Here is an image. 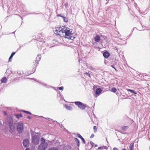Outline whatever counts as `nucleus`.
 <instances>
[{
    "instance_id": "nucleus-8",
    "label": "nucleus",
    "mask_w": 150,
    "mask_h": 150,
    "mask_svg": "<svg viewBox=\"0 0 150 150\" xmlns=\"http://www.w3.org/2000/svg\"><path fill=\"white\" fill-rule=\"evenodd\" d=\"M29 140L28 139H25L23 142V144L24 147H26L29 146Z\"/></svg>"
},
{
    "instance_id": "nucleus-51",
    "label": "nucleus",
    "mask_w": 150,
    "mask_h": 150,
    "mask_svg": "<svg viewBox=\"0 0 150 150\" xmlns=\"http://www.w3.org/2000/svg\"><path fill=\"white\" fill-rule=\"evenodd\" d=\"M79 62H80V60H79Z\"/></svg>"
},
{
    "instance_id": "nucleus-34",
    "label": "nucleus",
    "mask_w": 150,
    "mask_h": 150,
    "mask_svg": "<svg viewBox=\"0 0 150 150\" xmlns=\"http://www.w3.org/2000/svg\"><path fill=\"white\" fill-rule=\"evenodd\" d=\"M113 150H119L117 148H114L113 149Z\"/></svg>"
},
{
    "instance_id": "nucleus-36",
    "label": "nucleus",
    "mask_w": 150,
    "mask_h": 150,
    "mask_svg": "<svg viewBox=\"0 0 150 150\" xmlns=\"http://www.w3.org/2000/svg\"><path fill=\"white\" fill-rule=\"evenodd\" d=\"M25 150H30V149L29 148H27L25 149Z\"/></svg>"
},
{
    "instance_id": "nucleus-32",
    "label": "nucleus",
    "mask_w": 150,
    "mask_h": 150,
    "mask_svg": "<svg viewBox=\"0 0 150 150\" xmlns=\"http://www.w3.org/2000/svg\"><path fill=\"white\" fill-rule=\"evenodd\" d=\"M25 113L28 114H30V115H31L32 114L31 112H29V111H27L26 112H25Z\"/></svg>"
},
{
    "instance_id": "nucleus-46",
    "label": "nucleus",
    "mask_w": 150,
    "mask_h": 150,
    "mask_svg": "<svg viewBox=\"0 0 150 150\" xmlns=\"http://www.w3.org/2000/svg\"><path fill=\"white\" fill-rule=\"evenodd\" d=\"M122 150H127L125 149H122Z\"/></svg>"
},
{
    "instance_id": "nucleus-48",
    "label": "nucleus",
    "mask_w": 150,
    "mask_h": 150,
    "mask_svg": "<svg viewBox=\"0 0 150 150\" xmlns=\"http://www.w3.org/2000/svg\"><path fill=\"white\" fill-rule=\"evenodd\" d=\"M46 119H50L49 118H46Z\"/></svg>"
},
{
    "instance_id": "nucleus-21",
    "label": "nucleus",
    "mask_w": 150,
    "mask_h": 150,
    "mask_svg": "<svg viewBox=\"0 0 150 150\" xmlns=\"http://www.w3.org/2000/svg\"><path fill=\"white\" fill-rule=\"evenodd\" d=\"M40 141L41 143H42L44 144L45 143H47L45 142V139L43 138H41V139Z\"/></svg>"
},
{
    "instance_id": "nucleus-43",
    "label": "nucleus",
    "mask_w": 150,
    "mask_h": 150,
    "mask_svg": "<svg viewBox=\"0 0 150 150\" xmlns=\"http://www.w3.org/2000/svg\"><path fill=\"white\" fill-rule=\"evenodd\" d=\"M91 69V70H92L93 69V67H91V68L90 69Z\"/></svg>"
},
{
    "instance_id": "nucleus-27",
    "label": "nucleus",
    "mask_w": 150,
    "mask_h": 150,
    "mask_svg": "<svg viewBox=\"0 0 150 150\" xmlns=\"http://www.w3.org/2000/svg\"><path fill=\"white\" fill-rule=\"evenodd\" d=\"M66 108L67 109L69 110H70L72 108V107L71 106H69L67 107Z\"/></svg>"
},
{
    "instance_id": "nucleus-47",
    "label": "nucleus",
    "mask_w": 150,
    "mask_h": 150,
    "mask_svg": "<svg viewBox=\"0 0 150 150\" xmlns=\"http://www.w3.org/2000/svg\"><path fill=\"white\" fill-rule=\"evenodd\" d=\"M1 121H0V125H1Z\"/></svg>"
},
{
    "instance_id": "nucleus-37",
    "label": "nucleus",
    "mask_w": 150,
    "mask_h": 150,
    "mask_svg": "<svg viewBox=\"0 0 150 150\" xmlns=\"http://www.w3.org/2000/svg\"><path fill=\"white\" fill-rule=\"evenodd\" d=\"M68 6V4H65V7H66V6Z\"/></svg>"
},
{
    "instance_id": "nucleus-18",
    "label": "nucleus",
    "mask_w": 150,
    "mask_h": 150,
    "mask_svg": "<svg viewBox=\"0 0 150 150\" xmlns=\"http://www.w3.org/2000/svg\"><path fill=\"white\" fill-rule=\"evenodd\" d=\"M129 128V127L128 126H124L122 127V129L124 131H126Z\"/></svg>"
},
{
    "instance_id": "nucleus-38",
    "label": "nucleus",
    "mask_w": 150,
    "mask_h": 150,
    "mask_svg": "<svg viewBox=\"0 0 150 150\" xmlns=\"http://www.w3.org/2000/svg\"><path fill=\"white\" fill-rule=\"evenodd\" d=\"M102 148V147H99L98 148V149H101Z\"/></svg>"
},
{
    "instance_id": "nucleus-4",
    "label": "nucleus",
    "mask_w": 150,
    "mask_h": 150,
    "mask_svg": "<svg viewBox=\"0 0 150 150\" xmlns=\"http://www.w3.org/2000/svg\"><path fill=\"white\" fill-rule=\"evenodd\" d=\"M23 129V124L21 122L17 123V130L19 134L21 133Z\"/></svg>"
},
{
    "instance_id": "nucleus-1",
    "label": "nucleus",
    "mask_w": 150,
    "mask_h": 150,
    "mask_svg": "<svg viewBox=\"0 0 150 150\" xmlns=\"http://www.w3.org/2000/svg\"><path fill=\"white\" fill-rule=\"evenodd\" d=\"M13 119L11 117L8 118L6 120V124L9 126L11 132H13L15 129V127L13 126Z\"/></svg>"
},
{
    "instance_id": "nucleus-25",
    "label": "nucleus",
    "mask_w": 150,
    "mask_h": 150,
    "mask_svg": "<svg viewBox=\"0 0 150 150\" xmlns=\"http://www.w3.org/2000/svg\"><path fill=\"white\" fill-rule=\"evenodd\" d=\"M63 19L64 21L65 22H67L68 21V19L66 18L65 17H64Z\"/></svg>"
},
{
    "instance_id": "nucleus-31",
    "label": "nucleus",
    "mask_w": 150,
    "mask_h": 150,
    "mask_svg": "<svg viewBox=\"0 0 150 150\" xmlns=\"http://www.w3.org/2000/svg\"><path fill=\"white\" fill-rule=\"evenodd\" d=\"M59 30H55V32L56 33H57L58 35H59Z\"/></svg>"
},
{
    "instance_id": "nucleus-33",
    "label": "nucleus",
    "mask_w": 150,
    "mask_h": 150,
    "mask_svg": "<svg viewBox=\"0 0 150 150\" xmlns=\"http://www.w3.org/2000/svg\"><path fill=\"white\" fill-rule=\"evenodd\" d=\"M94 135L93 134L91 135L90 138H93L94 137Z\"/></svg>"
},
{
    "instance_id": "nucleus-16",
    "label": "nucleus",
    "mask_w": 150,
    "mask_h": 150,
    "mask_svg": "<svg viewBox=\"0 0 150 150\" xmlns=\"http://www.w3.org/2000/svg\"><path fill=\"white\" fill-rule=\"evenodd\" d=\"M15 52H12V54H11V56H10L9 58V62H11V59L13 57V56L15 54Z\"/></svg>"
},
{
    "instance_id": "nucleus-42",
    "label": "nucleus",
    "mask_w": 150,
    "mask_h": 150,
    "mask_svg": "<svg viewBox=\"0 0 150 150\" xmlns=\"http://www.w3.org/2000/svg\"><path fill=\"white\" fill-rule=\"evenodd\" d=\"M61 17H62L63 18V19L64 18V17H65L64 16H61Z\"/></svg>"
},
{
    "instance_id": "nucleus-41",
    "label": "nucleus",
    "mask_w": 150,
    "mask_h": 150,
    "mask_svg": "<svg viewBox=\"0 0 150 150\" xmlns=\"http://www.w3.org/2000/svg\"><path fill=\"white\" fill-rule=\"evenodd\" d=\"M116 49L117 50V51L118 52V48H117V47H116Z\"/></svg>"
},
{
    "instance_id": "nucleus-10",
    "label": "nucleus",
    "mask_w": 150,
    "mask_h": 150,
    "mask_svg": "<svg viewBox=\"0 0 150 150\" xmlns=\"http://www.w3.org/2000/svg\"><path fill=\"white\" fill-rule=\"evenodd\" d=\"M78 137L81 138L82 141L83 143L85 144L86 143V142L84 139L82 137V136L79 134H77Z\"/></svg>"
},
{
    "instance_id": "nucleus-30",
    "label": "nucleus",
    "mask_w": 150,
    "mask_h": 150,
    "mask_svg": "<svg viewBox=\"0 0 150 150\" xmlns=\"http://www.w3.org/2000/svg\"><path fill=\"white\" fill-rule=\"evenodd\" d=\"M59 90H62L64 89V87L63 86L59 87Z\"/></svg>"
},
{
    "instance_id": "nucleus-6",
    "label": "nucleus",
    "mask_w": 150,
    "mask_h": 150,
    "mask_svg": "<svg viewBox=\"0 0 150 150\" xmlns=\"http://www.w3.org/2000/svg\"><path fill=\"white\" fill-rule=\"evenodd\" d=\"M48 145L47 143H41L38 146V150H45Z\"/></svg>"
},
{
    "instance_id": "nucleus-26",
    "label": "nucleus",
    "mask_w": 150,
    "mask_h": 150,
    "mask_svg": "<svg viewBox=\"0 0 150 150\" xmlns=\"http://www.w3.org/2000/svg\"><path fill=\"white\" fill-rule=\"evenodd\" d=\"M90 144L92 146V147H93L94 145V144L91 141L90 142Z\"/></svg>"
},
{
    "instance_id": "nucleus-24",
    "label": "nucleus",
    "mask_w": 150,
    "mask_h": 150,
    "mask_svg": "<svg viewBox=\"0 0 150 150\" xmlns=\"http://www.w3.org/2000/svg\"><path fill=\"white\" fill-rule=\"evenodd\" d=\"M93 129L94 130V132H97V129L96 126H95L93 127Z\"/></svg>"
},
{
    "instance_id": "nucleus-44",
    "label": "nucleus",
    "mask_w": 150,
    "mask_h": 150,
    "mask_svg": "<svg viewBox=\"0 0 150 150\" xmlns=\"http://www.w3.org/2000/svg\"><path fill=\"white\" fill-rule=\"evenodd\" d=\"M97 146H98V145H97V144H96V145H95V147H97Z\"/></svg>"
},
{
    "instance_id": "nucleus-45",
    "label": "nucleus",
    "mask_w": 150,
    "mask_h": 150,
    "mask_svg": "<svg viewBox=\"0 0 150 150\" xmlns=\"http://www.w3.org/2000/svg\"><path fill=\"white\" fill-rule=\"evenodd\" d=\"M32 79H34L35 81H37L36 79H35L34 78H31Z\"/></svg>"
},
{
    "instance_id": "nucleus-35",
    "label": "nucleus",
    "mask_w": 150,
    "mask_h": 150,
    "mask_svg": "<svg viewBox=\"0 0 150 150\" xmlns=\"http://www.w3.org/2000/svg\"><path fill=\"white\" fill-rule=\"evenodd\" d=\"M27 118L29 119H31V117L29 116H28V117H27Z\"/></svg>"
},
{
    "instance_id": "nucleus-20",
    "label": "nucleus",
    "mask_w": 150,
    "mask_h": 150,
    "mask_svg": "<svg viewBox=\"0 0 150 150\" xmlns=\"http://www.w3.org/2000/svg\"><path fill=\"white\" fill-rule=\"evenodd\" d=\"M15 116L18 119H19V118H20L21 117H22V116L21 113H20L19 114H16L15 115Z\"/></svg>"
},
{
    "instance_id": "nucleus-15",
    "label": "nucleus",
    "mask_w": 150,
    "mask_h": 150,
    "mask_svg": "<svg viewBox=\"0 0 150 150\" xmlns=\"http://www.w3.org/2000/svg\"><path fill=\"white\" fill-rule=\"evenodd\" d=\"M74 140L76 142L77 145V146H78V147H79V146L80 144V142L79 140L77 138H75Z\"/></svg>"
},
{
    "instance_id": "nucleus-28",
    "label": "nucleus",
    "mask_w": 150,
    "mask_h": 150,
    "mask_svg": "<svg viewBox=\"0 0 150 150\" xmlns=\"http://www.w3.org/2000/svg\"><path fill=\"white\" fill-rule=\"evenodd\" d=\"M111 67L113 68L116 71H117V69L115 68V65H112Z\"/></svg>"
},
{
    "instance_id": "nucleus-52",
    "label": "nucleus",
    "mask_w": 150,
    "mask_h": 150,
    "mask_svg": "<svg viewBox=\"0 0 150 150\" xmlns=\"http://www.w3.org/2000/svg\"><path fill=\"white\" fill-rule=\"evenodd\" d=\"M106 140L107 141V139H106Z\"/></svg>"
},
{
    "instance_id": "nucleus-13",
    "label": "nucleus",
    "mask_w": 150,
    "mask_h": 150,
    "mask_svg": "<svg viewBox=\"0 0 150 150\" xmlns=\"http://www.w3.org/2000/svg\"><path fill=\"white\" fill-rule=\"evenodd\" d=\"M95 41L96 42H98L100 40V37L98 35H96L94 37Z\"/></svg>"
},
{
    "instance_id": "nucleus-2",
    "label": "nucleus",
    "mask_w": 150,
    "mask_h": 150,
    "mask_svg": "<svg viewBox=\"0 0 150 150\" xmlns=\"http://www.w3.org/2000/svg\"><path fill=\"white\" fill-rule=\"evenodd\" d=\"M41 56V55L40 54H38L37 57L36 58V60L35 61V62L37 63L36 65H35V67L33 68L32 71L30 73H28V74H25V75L28 76L31 74H33V73L35 72L36 69V67L38 65V64L40 60V59H41V57H40Z\"/></svg>"
},
{
    "instance_id": "nucleus-49",
    "label": "nucleus",
    "mask_w": 150,
    "mask_h": 150,
    "mask_svg": "<svg viewBox=\"0 0 150 150\" xmlns=\"http://www.w3.org/2000/svg\"><path fill=\"white\" fill-rule=\"evenodd\" d=\"M15 32H13V33H13V34H14V33H15Z\"/></svg>"
},
{
    "instance_id": "nucleus-7",
    "label": "nucleus",
    "mask_w": 150,
    "mask_h": 150,
    "mask_svg": "<svg viewBox=\"0 0 150 150\" xmlns=\"http://www.w3.org/2000/svg\"><path fill=\"white\" fill-rule=\"evenodd\" d=\"M66 36H69V37L68 38H70L71 40H73L75 38V37L74 36H71V35H72L71 32L69 30H67L65 33Z\"/></svg>"
},
{
    "instance_id": "nucleus-39",
    "label": "nucleus",
    "mask_w": 150,
    "mask_h": 150,
    "mask_svg": "<svg viewBox=\"0 0 150 150\" xmlns=\"http://www.w3.org/2000/svg\"><path fill=\"white\" fill-rule=\"evenodd\" d=\"M57 16H60V17H61V16L60 15H59V14H58V15H57Z\"/></svg>"
},
{
    "instance_id": "nucleus-9",
    "label": "nucleus",
    "mask_w": 150,
    "mask_h": 150,
    "mask_svg": "<svg viewBox=\"0 0 150 150\" xmlns=\"http://www.w3.org/2000/svg\"><path fill=\"white\" fill-rule=\"evenodd\" d=\"M110 54L108 52H105L103 53V55L105 58H108L110 56Z\"/></svg>"
},
{
    "instance_id": "nucleus-17",
    "label": "nucleus",
    "mask_w": 150,
    "mask_h": 150,
    "mask_svg": "<svg viewBox=\"0 0 150 150\" xmlns=\"http://www.w3.org/2000/svg\"><path fill=\"white\" fill-rule=\"evenodd\" d=\"M127 90L128 91H129L131 93H133L135 94H137V93L134 90H131L130 89H127Z\"/></svg>"
},
{
    "instance_id": "nucleus-5",
    "label": "nucleus",
    "mask_w": 150,
    "mask_h": 150,
    "mask_svg": "<svg viewBox=\"0 0 150 150\" xmlns=\"http://www.w3.org/2000/svg\"><path fill=\"white\" fill-rule=\"evenodd\" d=\"M75 104L81 109L83 110L85 109L86 106L83 103L80 101L74 102Z\"/></svg>"
},
{
    "instance_id": "nucleus-19",
    "label": "nucleus",
    "mask_w": 150,
    "mask_h": 150,
    "mask_svg": "<svg viewBox=\"0 0 150 150\" xmlns=\"http://www.w3.org/2000/svg\"><path fill=\"white\" fill-rule=\"evenodd\" d=\"M134 148V144H131L129 146V148L130 150H133Z\"/></svg>"
},
{
    "instance_id": "nucleus-23",
    "label": "nucleus",
    "mask_w": 150,
    "mask_h": 150,
    "mask_svg": "<svg viewBox=\"0 0 150 150\" xmlns=\"http://www.w3.org/2000/svg\"><path fill=\"white\" fill-rule=\"evenodd\" d=\"M48 150H58V149L56 147H53Z\"/></svg>"
},
{
    "instance_id": "nucleus-53",
    "label": "nucleus",
    "mask_w": 150,
    "mask_h": 150,
    "mask_svg": "<svg viewBox=\"0 0 150 150\" xmlns=\"http://www.w3.org/2000/svg\"><path fill=\"white\" fill-rule=\"evenodd\" d=\"M120 132L121 133H123L122 132Z\"/></svg>"
},
{
    "instance_id": "nucleus-50",
    "label": "nucleus",
    "mask_w": 150,
    "mask_h": 150,
    "mask_svg": "<svg viewBox=\"0 0 150 150\" xmlns=\"http://www.w3.org/2000/svg\"><path fill=\"white\" fill-rule=\"evenodd\" d=\"M46 85H46V84H45V85H45V86H46Z\"/></svg>"
},
{
    "instance_id": "nucleus-40",
    "label": "nucleus",
    "mask_w": 150,
    "mask_h": 150,
    "mask_svg": "<svg viewBox=\"0 0 150 150\" xmlns=\"http://www.w3.org/2000/svg\"><path fill=\"white\" fill-rule=\"evenodd\" d=\"M22 112H25H25H26L27 111H25V110H23L22 111Z\"/></svg>"
},
{
    "instance_id": "nucleus-12",
    "label": "nucleus",
    "mask_w": 150,
    "mask_h": 150,
    "mask_svg": "<svg viewBox=\"0 0 150 150\" xmlns=\"http://www.w3.org/2000/svg\"><path fill=\"white\" fill-rule=\"evenodd\" d=\"M102 91L100 88H97L96 91V95H99L102 92Z\"/></svg>"
},
{
    "instance_id": "nucleus-3",
    "label": "nucleus",
    "mask_w": 150,
    "mask_h": 150,
    "mask_svg": "<svg viewBox=\"0 0 150 150\" xmlns=\"http://www.w3.org/2000/svg\"><path fill=\"white\" fill-rule=\"evenodd\" d=\"M31 135L32 137V141L33 143L35 145L38 144L40 141L39 137L37 135H33V134L31 133Z\"/></svg>"
},
{
    "instance_id": "nucleus-14",
    "label": "nucleus",
    "mask_w": 150,
    "mask_h": 150,
    "mask_svg": "<svg viewBox=\"0 0 150 150\" xmlns=\"http://www.w3.org/2000/svg\"><path fill=\"white\" fill-rule=\"evenodd\" d=\"M7 81V79L6 77H4L3 78H2L1 80V83H5Z\"/></svg>"
},
{
    "instance_id": "nucleus-11",
    "label": "nucleus",
    "mask_w": 150,
    "mask_h": 150,
    "mask_svg": "<svg viewBox=\"0 0 150 150\" xmlns=\"http://www.w3.org/2000/svg\"><path fill=\"white\" fill-rule=\"evenodd\" d=\"M67 30V28H62L61 30H59V33H62V34L64 33H65Z\"/></svg>"
},
{
    "instance_id": "nucleus-22",
    "label": "nucleus",
    "mask_w": 150,
    "mask_h": 150,
    "mask_svg": "<svg viewBox=\"0 0 150 150\" xmlns=\"http://www.w3.org/2000/svg\"><path fill=\"white\" fill-rule=\"evenodd\" d=\"M116 90L117 89L115 88H113L111 89V91L115 93L116 92Z\"/></svg>"
},
{
    "instance_id": "nucleus-29",
    "label": "nucleus",
    "mask_w": 150,
    "mask_h": 150,
    "mask_svg": "<svg viewBox=\"0 0 150 150\" xmlns=\"http://www.w3.org/2000/svg\"><path fill=\"white\" fill-rule=\"evenodd\" d=\"M85 74L86 75H87L88 76H89V77H90V74L87 72H85Z\"/></svg>"
}]
</instances>
